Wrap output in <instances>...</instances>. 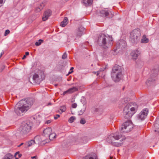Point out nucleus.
Returning <instances> with one entry per match:
<instances>
[{"label":"nucleus","instance_id":"nucleus-1","mask_svg":"<svg viewBox=\"0 0 159 159\" xmlns=\"http://www.w3.org/2000/svg\"><path fill=\"white\" fill-rule=\"evenodd\" d=\"M34 99L32 98L22 99L16 105L14 111L18 115H20L23 112H25L33 104Z\"/></svg>","mask_w":159,"mask_h":159},{"label":"nucleus","instance_id":"nucleus-2","mask_svg":"<svg viewBox=\"0 0 159 159\" xmlns=\"http://www.w3.org/2000/svg\"><path fill=\"white\" fill-rule=\"evenodd\" d=\"M112 41L113 39L111 36L102 34L98 37V42L103 48L107 49L112 46Z\"/></svg>","mask_w":159,"mask_h":159},{"label":"nucleus","instance_id":"nucleus-3","mask_svg":"<svg viewBox=\"0 0 159 159\" xmlns=\"http://www.w3.org/2000/svg\"><path fill=\"white\" fill-rule=\"evenodd\" d=\"M131 103L128 104L124 107L123 111V115L124 117L127 119L130 118L135 112L138 106L135 103Z\"/></svg>","mask_w":159,"mask_h":159},{"label":"nucleus","instance_id":"nucleus-4","mask_svg":"<svg viewBox=\"0 0 159 159\" xmlns=\"http://www.w3.org/2000/svg\"><path fill=\"white\" fill-rule=\"evenodd\" d=\"M140 29L137 28L133 30L130 33L129 41L132 43L136 44L140 38Z\"/></svg>","mask_w":159,"mask_h":159},{"label":"nucleus","instance_id":"nucleus-5","mask_svg":"<svg viewBox=\"0 0 159 159\" xmlns=\"http://www.w3.org/2000/svg\"><path fill=\"white\" fill-rule=\"evenodd\" d=\"M121 137L120 135L117 134H112L109 135L107 138V141L109 143H112L113 145L117 147H119L122 145V143L121 141L120 143L113 142L114 140H118Z\"/></svg>","mask_w":159,"mask_h":159},{"label":"nucleus","instance_id":"nucleus-6","mask_svg":"<svg viewBox=\"0 0 159 159\" xmlns=\"http://www.w3.org/2000/svg\"><path fill=\"white\" fill-rule=\"evenodd\" d=\"M159 70V67L158 66L151 70V77L146 82L148 85L149 86L154 83L157 79L156 77L158 75Z\"/></svg>","mask_w":159,"mask_h":159},{"label":"nucleus","instance_id":"nucleus-7","mask_svg":"<svg viewBox=\"0 0 159 159\" xmlns=\"http://www.w3.org/2000/svg\"><path fill=\"white\" fill-rule=\"evenodd\" d=\"M133 125L130 120H128L121 125L120 130L121 133H126L131 131L133 127Z\"/></svg>","mask_w":159,"mask_h":159},{"label":"nucleus","instance_id":"nucleus-8","mask_svg":"<svg viewBox=\"0 0 159 159\" xmlns=\"http://www.w3.org/2000/svg\"><path fill=\"white\" fill-rule=\"evenodd\" d=\"M31 126L26 123H24L19 128L20 133L23 135L27 134L31 130Z\"/></svg>","mask_w":159,"mask_h":159},{"label":"nucleus","instance_id":"nucleus-9","mask_svg":"<svg viewBox=\"0 0 159 159\" xmlns=\"http://www.w3.org/2000/svg\"><path fill=\"white\" fill-rule=\"evenodd\" d=\"M98 13L101 16L109 18H111L113 16V14L111 11L106 9L100 11Z\"/></svg>","mask_w":159,"mask_h":159},{"label":"nucleus","instance_id":"nucleus-10","mask_svg":"<svg viewBox=\"0 0 159 159\" xmlns=\"http://www.w3.org/2000/svg\"><path fill=\"white\" fill-rule=\"evenodd\" d=\"M122 69L120 66L115 65L112 68L111 75L116 74L118 75H122Z\"/></svg>","mask_w":159,"mask_h":159},{"label":"nucleus","instance_id":"nucleus-11","mask_svg":"<svg viewBox=\"0 0 159 159\" xmlns=\"http://www.w3.org/2000/svg\"><path fill=\"white\" fill-rule=\"evenodd\" d=\"M148 109L147 108L143 109L139 114L138 116V119L141 120H143L146 118L148 114Z\"/></svg>","mask_w":159,"mask_h":159},{"label":"nucleus","instance_id":"nucleus-12","mask_svg":"<svg viewBox=\"0 0 159 159\" xmlns=\"http://www.w3.org/2000/svg\"><path fill=\"white\" fill-rule=\"evenodd\" d=\"M84 29V28L82 26L79 27L75 31V36L77 37L80 38L83 34Z\"/></svg>","mask_w":159,"mask_h":159},{"label":"nucleus","instance_id":"nucleus-13","mask_svg":"<svg viewBox=\"0 0 159 159\" xmlns=\"http://www.w3.org/2000/svg\"><path fill=\"white\" fill-rule=\"evenodd\" d=\"M52 14V11L50 10H46L44 13L42 18V20L43 21L47 20L49 16H50Z\"/></svg>","mask_w":159,"mask_h":159},{"label":"nucleus","instance_id":"nucleus-14","mask_svg":"<svg viewBox=\"0 0 159 159\" xmlns=\"http://www.w3.org/2000/svg\"><path fill=\"white\" fill-rule=\"evenodd\" d=\"M44 79L42 77L40 78L38 74L35 73L33 76V80L35 82V83L39 84L41 81L43 80Z\"/></svg>","mask_w":159,"mask_h":159},{"label":"nucleus","instance_id":"nucleus-15","mask_svg":"<svg viewBox=\"0 0 159 159\" xmlns=\"http://www.w3.org/2000/svg\"><path fill=\"white\" fill-rule=\"evenodd\" d=\"M78 89L75 87H73L65 91L63 93V95H64L66 94L71 93L77 91Z\"/></svg>","mask_w":159,"mask_h":159},{"label":"nucleus","instance_id":"nucleus-16","mask_svg":"<svg viewBox=\"0 0 159 159\" xmlns=\"http://www.w3.org/2000/svg\"><path fill=\"white\" fill-rule=\"evenodd\" d=\"M117 48L122 49L126 47V43L125 41L123 40H120L117 43Z\"/></svg>","mask_w":159,"mask_h":159},{"label":"nucleus","instance_id":"nucleus-17","mask_svg":"<svg viewBox=\"0 0 159 159\" xmlns=\"http://www.w3.org/2000/svg\"><path fill=\"white\" fill-rule=\"evenodd\" d=\"M122 76V75H120L116 74L111 75L112 79L114 81L116 82H117L119 81L121 79Z\"/></svg>","mask_w":159,"mask_h":159},{"label":"nucleus","instance_id":"nucleus-18","mask_svg":"<svg viewBox=\"0 0 159 159\" xmlns=\"http://www.w3.org/2000/svg\"><path fill=\"white\" fill-rule=\"evenodd\" d=\"M140 53V52L138 50L133 51L131 53L132 58L134 59H137Z\"/></svg>","mask_w":159,"mask_h":159},{"label":"nucleus","instance_id":"nucleus-19","mask_svg":"<svg viewBox=\"0 0 159 159\" xmlns=\"http://www.w3.org/2000/svg\"><path fill=\"white\" fill-rule=\"evenodd\" d=\"M83 159H98L97 156L94 153H92L89 155L85 156Z\"/></svg>","mask_w":159,"mask_h":159},{"label":"nucleus","instance_id":"nucleus-20","mask_svg":"<svg viewBox=\"0 0 159 159\" xmlns=\"http://www.w3.org/2000/svg\"><path fill=\"white\" fill-rule=\"evenodd\" d=\"M52 131V129L51 128L48 127L43 130V133L45 136H48L51 133Z\"/></svg>","mask_w":159,"mask_h":159},{"label":"nucleus","instance_id":"nucleus-21","mask_svg":"<svg viewBox=\"0 0 159 159\" xmlns=\"http://www.w3.org/2000/svg\"><path fill=\"white\" fill-rule=\"evenodd\" d=\"M144 65V62L140 60H138L136 62V67L138 68H141Z\"/></svg>","mask_w":159,"mask_h":159},{"label":"nucleus","instance_id":"nucleus-22","mask_svg":"<svg viewBox=\"0 0 159 159\" xmlns=\"http://www.w3.org/2000/svg\"><path fill=\"white\" fill-rule=\"evenodd\" d=\"M68 22V20L67 17L64 18L63 20L61 23V26L62 27H65L67 25Z\"/></svg>","mask_w":159,"mask_h":159},{"label":"nucleus","instance_id":"nucleus-23","mask_svg":"<svg viewBox=\"0 0 159 159\" xmlns=\"http://www.w3.org/2000/svg\"><path fill=\"white\" fill-rule=\"evenodd\" d=\"M93 0H83V2L84 4L86 6L91 5L93 2Z\"/></svg>","mask_w":159,"mask_h":159},{"label":"nucleus","instance_id":"nucleus-24","mask_svg":"<svg viewBox=\"0 0 159 159\" xmlns=\"http://www.w3.org/2000/svg\"><path fill=\"white\" fill-rule=\"evenodd\" d=\"M35 143V141L34 140H31L30 141L26 142L25 144V147H28L31 146L33 144Z\"/></svg>","mask_w":159,"mask_h":159},{"label":"nucleus","instance_id":"nucleus-25","mask_svg":"<svg viewBox=\"0 0 159 159\" xmlns=\"http://www.w3.org/2000/svg\"><path fill=\"white\" fill-rule=\"evenodd\" d=\"M2 159H13V156L9 153L6 154Z\"/></svg>","mask_w":159,"mask_h":159},{"label":"nucleus","instance_id":"nucleus-26","mask_svg":"<svg viewBox=\"0 0 159 159\" xmlns=\"http://www.w3.org/2000/svg\"><path fill=\"white\" fill-rule=\"evenodd\" d=\"M148 39L146 37L145 35H144L141 39V42L143 43H147L148 42Z\"/></svg>","mask_w":159,"mask_h":159},{"label":"nucleus","instance_id":"nucleus-27","mask_svg":"<svg viewBox=\"0 0 159 159\" xmlns=\"http://www.w3.org/2000/svg\"><path fill=\"white\" fill-rule=\"evenodd\" d=\"M80 102L83 104V107H86V101L84 97H83L80 100Z\"/></svg>","mask_w":159,"mask_h":159},{"label":"nucleus","instance_id":"nucleus-28","mask_svg":"<svg viewBox=\"0 0 159 159\" xmlns=\"http://www.w3.org/2000/svg\"><path fill=\"white\" fill-rule=\"evenodd\" d=\"M56 134L55 133H51L48 136L49 137L50 140H52L53 139L56 138Z\"/></svg>","mask_w":159,"mask_h":159},{"label":"nucleus","instance_id":"nucleus-29","mask_svg":"<svg viewBox=\"0 0 159 159\" xmlns=\"http://www.w3.org/2000/svg\"><path fill=\"white\" fill-rule=\"evenodd\" d=\"M86 107H83V108L78 112L79 115H80L83 114L86 110Z\"/></svg>","mask_w":159,"mask_h":159},{"label":"nucleus","instance_id":"nucleus-30","mask_svg":"<svg viewBox=\"0 0 159 159\" xmlns=\"http://www.w3.org/2000/svg\"><path fill=\"white\" fill-rule=\"evenodd\" d=\"M16 159H18L19 157H20L21 156V154H19V152H16L14 155Z\"/></svg>","mask_w":159,"mask_h":159},{"label":"nucleus","instance_id":"nucleus-31","mask_svg":"<svg viewBox=\"0 0 159 159\" xmlns=\"http://www.w3.org/2000/svg\"><path fill=\"white\" fill-rule=\"evenodd\" d=\"M75 119L76 118L74 116H71L69 119L68 121L69 123H72L75 120Z\"/></svg>","mask_w":159,"mask_h":159},{"label":"nucleus","instance_id":"nucleus-32","mask_svg":"<svg viewBox=\"0 0 159 159\" xmlns=\"http://www.w3.org/2000/svg\"><path fill=\"white\" fill-rule=\"evenodd\" d=\"M43 40L42 39H39L38 42H37L35 43V45H36V46H39L43 42Z\"/></svg>","mask_w":159,"mask_h":159},{"label":"nucleus","instance_id":"nucleus-33","mask_svg":"<svg viewBox=\"0 0 159 159\" xmlns=\"http://www.w3.org/2000/svg\"><path fill=\"white\" fill-rule=\"evenodd\" d=\"M66 110V108L65 106H62L61 107L60 110L62 112H64Z\"/></svg>","mask_w":159,"mask_h":159},{"label":"nucleus","instance_id":"nucleus-34","mask_svg":"<svg viewBox=\"0 0 159 159\" xmlns=\"http://www.w3.org/2000/svg\"><path fill=\"white\" fill-rule=\"evenodd\" d=\"M43 9V7H37L35 9V11L36 12H39Z\"/></svg>","mask_w":159,"mask_h":159},{"label":"nucleus","instance_id":"nucleus-35","mask_svg":"<svg viewBox=\"0 0 159 159\" xmlns=\"http://www.w3.org/2000/svg\"><path fill=\"white\" fill-rule=\"evenodd\" d=\"M86 123V120H85L83 118H81L80 120V123L81 124H84Z\"/></svg>","mask_w":159,"mask_h":159},{"label":"nucleus","instance_id":"nucleus-36","mask_svg":"<svg viewBox=\"0 0 159 159\" xmlns=\"http://www.w3.org/2000/svg\"><path fill=\"white\" fill-rule=\"evenodd\" d=\"M67 57V54L66 53V52H65L62 55V58L63 59H65Z\"/></svg>","mask_w":159,"mask_h":159},{"label":"nucleus","instance_id":"nucleus-37","mask_svg":"<svg viewBox=\"0 0 159 159\" xmlns=\"http://www.w3.org/2000/svg\"><path fill=\"white\" fill-rule=\"evenodd\" d=\"M10 33V31L8 30H6L5 33H4V36H6L8 34H9Z\"/></svg>","mask_w":159,"mask_h":159},{"label":"nucleus","instance_id":"nucleus-38","mask_svg":"<svg viewBox=\"0 0 159 159\" xmlns=\"http://www.w3.org/2000/svg\"><path fill=\"white\" fill-rule=\"evenodd\" d=\"M105 68H100V69L98 71V73L97 74V75H98L99 74V72L103 71L105 70Z\"/></svg>","mask_w":159,"mask_h":159},{"label":"nucleus","instance_id":"nucleus-39","mask_svg":"<svg viewBox=\"0 0 159 159\" xmlns=\"http://www.w3.org/2000/svg\"><path fill=\"white\" fill-rule=\"evenodd\" d=\"M128 101L125 98H124L123 100H122V102L123 104L126 103Z\"/></svg>","mask_w":159,"mask_h":159},{"label":"nucleus","instance_id":"nucleus-40","mask_svg":"<svg viewBox=\"0 0 159 159\" xmlns=\"http://www.w3.org/2000/svg\"><path fill=\"white\" fill-rule=\"evenodd\" d=\"M77 104L76 103H74L72 105V108H75L77 107Z\"/></svg>","mask_w":159,"mask_h":159},{"label":"nucleus","instance_id":"nucleus-41","mask_svg":"<svg viewBox=\"0 0 159 159\" xmlns=\"http://www.w3.org/2000/svg\"><path fill=\"white\" fill-rule=\"evenodd\" d=\"M60 116V115H59L58 114H57L56 115V116H55L54 117V118L55 120H56Z\"/></svg>","mask_w":159,"mask_h":159},{"label":"nucleus","instance_id":"nucleus-42","mask_svg":"<svg viewBox=\"0 0 159 159\" xmlns=\"http://www.w3.org/2000/svg\"><path fill=\"white\" fill-rule=\"evenodd\" d=\"M5 66H2L1 68V71H2L5 68Z\"/></svg>","mask_w":159,"mask_h":159},{"label":"nucleus","instance_id":"nucleus-43","mask_svg":"<svg viewBox=\"0 0 159 159\" xmlns=\"http://www.w3.org/2000/svg\"><path fill=\"white\" fill-rule=\"evenodd\" d=\"M44 6V5L43 3H42L40 5V6L39 7H43H43Z\"/></svg>","mask_w":159,"mask_h":159},{"label":"nucleus","instance_id":"nucleus-44","mask_svg":"<svg viewBox=\"0 0 159 159\" xmlns=\"http://www.w3.org/2000/svg\"><path fill=\"white\" fill-rule=\"evenodd\" d=\"M51 122V120H48L46 121L45 123L46 124H48L50 123Z\"/></svg>","mask_w":159,"mask_h":159},{"label":"nucleus","instance_id":"nucleus-45","mask_svg":"<svg viewBox=\"0 0 159 159\" xmlns=\"http://www.w3.org/2000/svg\"><path fill=\"white\" fill-rule=\"evenodd\" d=\"M3 0H0V5H2V4L3 3Z\"/></svg>","mask_w":159,"mask_h":159},{"label":"nucleus","instance_id":"nucleus-46","mask_svg":"<svg viewBox=\"0 0 159 159\" xmlns=\"http://www.w3.org/2000/svg\"><path fill=\"white\" fill-rule=\"evenodd\" d=\"M36 157H37L36 156H33V157H31V158L32 159H36Z\"/></svg>","mask_w":159,"mask_h":159},{"label":"nucleus","instance_id":"nucleus-47","mask_svg":"<svg viewBox=\"0 0 159 159\" xmlns=\"http://www.w3.org/2000/svg\"><path fill=\"white\" fill-rule=\"evenodd\" d=\"M26 57V56L25 55H24L23 56V57H22V59H24Z\"/></svg>","mask_w":159,"mask_h":159},{"label":"nucleus","instance_id":"nucleus-48","mask_svg":"<svg viewBox=\"0 0 159 159\" xmlns=\"http://www.w3.org/2000/svg\"><path fill=\"white\" fill-rule=\"evenodd\" d=\"M25 55L26 56V55H29V52H25Z\"/></svg>","mask_w":159,"mask_h":159},{"label":"nucleus","instance_id":"nucleus-49","mask_svg":"<svg viewBox=\"0 0 159 159\" xmlns=\"http://www.w3.org/2000/svg\"><path fill=\"white\" fill-rule=\"evenodd\" d=\"M23 144V143H22L20 144L19 145H18V147H20Z\"/></svg>","mask_w":159,"mask_h":159},{"label":"nucleus","instance_id":"nucleus-50","mask_svg":"<svg viewBox=\"0 0 159 159\" xmlns=\"http://www.w3.org/2000/svg\"><path fill=\"white\" fill-rule=\"evenodd\" d=\"M73 72V71H71L69 72L68 74H70L71 73Z\"/></svg>","mask_w":159,"mask_h":159},{"label":"nucleus","instance_id":"nucleus-51","mask_svg":"<svg viewBox=\"0 0 159 159\" xmlns=\"http://www.w3.org/2000/svg\"><path fill=\"white\" fill-rule=\"evenodd\" d=\"M4 54V52H2L0 54H1V55H2Z\"/></svg>","mask_w":159,"mask_h":159},{"label":"nucleus","instance_id":"nucleus-52","mask_svg":"<svg viewBox=\"0 0 159 159\" xmlns=\"http://www.w3.org/2000/svg\"><path fill=\"white\" fill-rule=\"evenodd\" d=\"M74 69V68L73 67H72L70 69V70H72L73 69Z\"/></svg>","mask_w":159,"mask_h":159},{"label":"nucleus","instance_id":"nucleus-53","mask_svg":"<svg viewBox=\"0 0 159 159\" xmlns=\"http://www.w3.org/2000/svg\"><path fill=\"white\" fill-rule=\"evenodd\" d=\"M157 125V124L156 123L155 124V126H156Z\"/></svg>","mask_w":159,"mask_h":159},{"label":"nucleus","instance_id":"nucleus-54","mask_svg":"<svg viewBox=\"0 0 159 159\" xmlns=\"http://www.w3.org/2000/svg\"><path fill=\"white\" fill-rule=\"evenodd\" d=\"M51 103H48V105H51Z\"/></svg>","mask_w":159,"mask_h":159},{"label":"nucleus","instance_id":"nucleus-55","mask_svg":"<svg viewBox=\"0 0 159 159\" xmlns=\"http://www.w3.org/2000/svg\"><path fill=\"white\" fill-rule=\"evenodd\" d=\"M96 111H98V109L97 108V109H96Z\"/></svg>","mask_w":159,"mask_h":159},{"label":"nucleus","instance_id":"nucleus-56","mask_svg":"<svg viewBox=\"0 0 159 159\" xmlns=\"http://www.w3.org/2000/svg\"><path fill=\"white\" fill-rule=\"evenodd\" d=\"M2 55H1V54H0V57H1L2 56Z\"/></svg>","mask_w":159,"mask_h":159},{"label":"nucleus","instance_id":"nucleus-57","mask_svg":"<svg viewBox=\"0 0 159 159\" xmlns=\"http://www.w3.org/2000/svg\"><path fill=\"white\" fill-rule=\"evenodd\" d=\"M112 157H110V158H111V159H112Z\"/></svg>","mask_w":159,"mask_h":159},{"label":"nucleus","instance_id":"nucleus-58","mask_svg":"<svg viewBox=\"0 0 159 159\" xmlns=\"http://www.w3.org/2000/svg\"><path fill=\"white\" fill-rule=\"evenodd\" d=\"M57 84H55V86H57Z\"/></svg>","mask_w":159,"mask_h":159},{"label":"nucleus","instance_id":"nucleus-59","mask_svg":"<svg viewBox=\"0 0 159 159\" xmlns=\"http://www.w3.org/2000/svg\"><path fill=\"white\" fill-rule=\"evenodd\" d=\"M155 132H156V131H157L156 130H155Z\"/></svg>","mask_w":159,"mask_h":159},{"label":"nucleus","instance_id":"nucleus-60","mask_svg":"<svg viewBox=\"0 0 159 159\" xmlns=\"http://www.w3.org/2000/svg\"><path fill=\"white\" fill-rule=\"evenodd\" d=\"M2 6V5H0V7Z\"/></svg>","mask_w":159,"mask_h":159},{"label":"nucleus","instance_id":"nucleus-61","mask_svg":"<svg viewBox=\"0 0 159 159\" xmlns=\"http://www.w3.org/2000/svg\"><path fill=\"white\" fill-rule=\"evenodd\" d=\"M46 143H47V141H46Z\"/></svg>","mask_w":159,"mask_h":159}]
</instances>
